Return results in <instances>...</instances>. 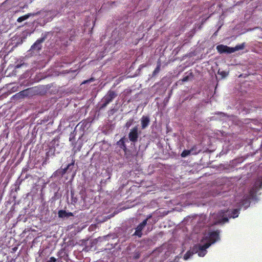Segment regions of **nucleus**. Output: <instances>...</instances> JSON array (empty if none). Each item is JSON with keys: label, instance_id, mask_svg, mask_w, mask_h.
<instances>
[{"label": "nucleus", "instance_id": "bb28decb", "mask_svg": "<svg viewBox=\"0 0 262 262\" xmlns=\"http://www.w3.org/2000/svg\"><path fill=\"white\" fill-rule=\"evenodd\" d=\"M240 209L237 208L233 209L231 213H230V218H235L237 217L238 216L239 213Z\"/></svg>", "mask_w": 262, "mask_h": 262}, {"label": "nucleus", "instance_id": "a19ab883", "mask_svg": "<svg viewBox=\"0 0 262 262\" xmlns=\"http://www.w3.org/2000/svg\"><path fill=\"white\" fill-rule=\"evenodd\" d=\"M28 177V176L27 175V176L25 177V179H27Z\"/></svg>", "mask_w": 262, "mask_h": 262}, {"label": "nucleus", "instance_id": "6ab92c4d", "mask_svg": "<svg viewBox=\"0 0 262 262\" xmlns=\"http://www.w3.org/2000/svg\"><path fill=\"white\" fill-rule=\"evenodd\" d=\"M40 12H38L37 13H28L24 16H21V17H19L17 21V22L18 23H21L23 21L25 20H26L27 19H28L30 16H34V15H37L38 14H39Z\"/></svg>", "mask_w": 262, "mask_h": 262}, {"label": "nucleus", "instance_id": "6e6552de", "mask_svg": "<svg viewBox=\"0 0 262 262\" xmlns=\"http://www.w3.org/2000/svg\"><path fill=\"white\" fill-rule=\"evenodd\" d=\"M219 232L217 231L210 232L205 237L206 243H210V245L214 243L219 238Z\"/></svg>", "mask_w": 262, "mask_h": 262}, {"label": "nucleus", "instance_id": "f257e3e1", "mask_svg": "<svg viewBox=\"0 0 262 262\" xmlns=\"http://www.w3.org/2000/svg\"><path fill=\"white\" fill-rule=\"evenodd\" d=\"M71 204L77 205L78 208L84 209L86 208L85 199L86 198V191L84 188H81L78 193L76 194L73 189L71 190Z\"/></svg>", "mask_w": 262, "mask_h": 262}, {"label": "nucleus", "instance_id": "ea45409f", "mask_svg": "<svg viewBox=\"0 0 262 262\" xmlns=\"http://www.w3.org/2000/svg\"><path fill=\"white\" fill-rule=\"evenodd\" d=\"M70 40H73V39L72 38V37H71L70 38Z\"/></svg>", "mask_w": 262, "mask_h": 262}, {"label": "nucleus", "instance_id": "423d86ee", "mask_svg": "<svg viewBox=\"0 0 262 262\" xmlns=\"http://www.w3.org/2000/svg\"><path fill=\"white\" fill-rule=\"evenodd\" d=\"M151 217V214L147 215L146 219L144 220L141 223H140L135 228V231L132 234L133 236L138 237L140 238L142 237L143 233L142 230L144 229L146 225H147V221Z\"/></svg>", "mask_w": 262, "mask_h": 262}, {"label": "nucleus", "instance_id": "5701e85b", "mask_svg": "<svg viewBox=\"0 0 262 262\" xmlns=\"http://www.w3.org/2000/svg\"><path fill=\"white\" fill-rule=\"evenodd\" d=\"M135 123V120L134 118H130L129 120L127 121L126 123L124 126V128H126V129H128L129 127L133 125Z\"/></svg>", "mask_w": 262, "mask_h": 262}, {"label": "nucleus", "instance_id": "2eb2a0df", "mask_svg": "<svg viewBox=\"0 0 262 262\" xmlns=\"http://www.w3.org/2000/svg\"><path fill=\"white\" fill-rule=\"evenodd\" d=\"M195 148H196V147L194 146L192 148H191L190 150H183V152H182V154H181V156L183 158H185V157L189 156L191 154H196L198 153V152L195 151Z\"/></svg>", "mask_w": 262, "mask_h": 262}, {"label": "nucleus", "instance_id": "393cba45", "mask_svg": "<svg viewBox=\"0 0 262 262\" xmlns=\"http://www.w3.org/2000/svg\"><path fill=\"white\" fill-rule=\"evenodd\" d=\"M185 74H187V75H184L183 76V78L182 79V81L183 82H186V81H188L190 78H193V77L192 72H187L185 73Z\"/></svg>", "mask_w": 262, "mask_h": 262}, {"label": "nucleus", "instance_id": "c9c22d12", "mask_svg": "<svg viewBox=\"0 0 262 262\" xmlns=\"http://www.w3.org/2000/svg\"><path fill=\"white\" fill-rule=\"evenodd\" d=\"M94 80V79L93 78H91L88 80H85V81H83L82 83H89L90 82L93 81Z\"/></svg>", "mask_w": 262, "mask_h": 262}, {"label": "nucleus", "instance_id": "cd10ccee", "mask_svg": "<svg viewBox=\"0 0 262 262\" xmlns=\"http://www.w3.org/2000/svg\"><path fill=\"white\" fill-rule=\"evenodd\" d=\"M209 102V101H208V100H203L196 105V107L198 108H202L203 107H204L205 105L208 103Z\"/></svg>", "mask_w": 262, "mask_h": 262}, {"label": "nucleus", "instance_id": "7c9ffc66", "mask_svg": "<svg viewBox=\"0 0 262 262\" xmlns=\"http://www.w3.org/2000/svg\"><path fill=\"white\" fill-rule=\"evenodd\" d=\"M140 257V253L139 251H136L133 255V259H137Z\"/></svg>", "mask_w": 262, "mask_h": 262}, {"label": "nucleus", "instance_id": "f8f14e48", "mask_svg": "<svg viewBox=\"0 0 262 262\" xmlns=\"http://www.w3.org/2000/svg\"><path fill=\"white\" fill-rule=\"evenodd\" d=\"M124 152V157L128 161H131V160L136 155V151L132 150L127 147L126 149L123 150Z\"/></svg>", "mask_w": 262, "mask_h": 262}, {"label": "nucleus", "instance_id": "37998d69", "mask_svg": "<svg viewBox=\"0 0 262 262\" xmlns=\"http://www.w3.org/2000/svg\"><path fill=\"white\" fill-rule=\"evenodd\" d=\"M112 216H113V215H112ZM111 217V216H109V217H108V219H110V217Z\"/></svg>", "mask_w": 262, "mask_h": 262}, {"label": "nucleus", "instance_id": "b1692460", "mask_svg": "<svg viewBox=\"0 0 262 262\" xmlns=\"http://www.w3.org/2000/svg\"><path fill=\"white\" fill-rule=\"evenodd\" d=\"M59 138L57 137L54 138L51 142V146L50 150H52L53 148H55V146H58L59 143Z\"/></svg>", "mask_w": 262, "mask_h": 262}, {"label": "nucleus", "instance_id": "f3484780", "mask_svg": "<svg viewBox=\"0 0 262 262\" xmlns=\"http://www.w3.org/2000/svg\"><path fill=\"white\" fill-rule=\"evenodd\" d=\"M58 258V262L60 261L61 259L63 258L66 260L67 257H68V254L66 253V250L64 249H61L60 250L57 254Z\"/></svg>", "mask_w": 262, "mask_h": 262}, {"label": "nucleus", "instance_id": "1a4fd4ad", "mask_svg": "<svg viewBox=\"0 0 262 262\" xmlns=\"http://www.w3.org/2000/svg\"><path fill=\"white\" fill-rule=\"evenodd\" d=\"M262 187V176L258 177L255 181L251 191L254 193H256Z\"/></svg>", "mask_w": 262, "mask_h": 262}, {"label": "nucleus", "instance_id": "20e7f679", "mask_svg": "<svg viewBox=\"0 0 262 262\" xmlns=\"http://www.w3.org/2000/svg\"><path fill=\"white\" fill-rule=\"evenodd\" d=\"M47 35H45L43 36L38 39L28 51L29 54L31 56L36 55L38 54L42 49V43L45 41Z\"/></svg>", "mask_w": 262, "mask_h": 262}, {"label": "nucleus", "instance_id": "9b49d317", "mask_svg": "<svg viewBox=\"0 0 262 262\" xmlns=\"http://www.w3.org/2000/svg\"><path fill=\"white\" fill-rule=\"evenodd\" d=\"M141 127L142 129H145L149 124L150 118L148 116H143L141 119Z\"/></svg>", "mask_w": 262, "mask_h": 262}, {"label": "nucleus", "instance_id": "39448f33", "mask_svg": "<svg viewBox=\"0 0 262 262\" xmlns=\"http://www.w3.org/2000/svg\"><path fill=\"white\" fill-rule=\"evenodd\" d=\"M141 133V130L139 127V125H137L129 130L127 138L129 141L131 142L132 144L135 145L138 141Z\"/></svg>", "mask_w": 262, "mask_h": 262}, {"label": "nucleus", "instance_id": "412c9836", "mask_svg": "<svg viewBox=\"0 0 262 262\" xmlns=\"http://www.w3.org/2000/svg\"><path fill=\"white\" fill-rule=\"evenodd\" d=\"M75 163V160L73 159L71 163H69L66 167L64 168L66 173H69L73 170Z\"/></svg>", "mask_w": 262, "mask_h": 262}, {"label": "nucleus", "instance_id": "2f4dec72", "mask_svg": "<svg viewBox=\"0 0 262 262\" xmlns=\"http://www.w3.org/2000/svg\"><path fill=\"white\" fill-rule=\"evenodd\" d=\"M75 134L74 133V131H73V132H72L70 135L69 141L73 143V140H74L75 139Z\"/></svg>", "mask_w": 262, "mask_h": 262}, {"label": "nucleus", "instance_id": "c85d7f7f", "mask_svg": "<svg viewBox=\"0 0 262 262\" xmlns=\"http://www.w3.org/2000/svg\"><path fill=\"white\" fill-rule=\"evenodd\" d=\"M148 220H149L147 221V225H153V224H155L157 222V219H156L155 217H152V216H151V217Z\"/></svg>", "mask_w": 262, "mask_h": 262}, {"label": "nucleus", "instance_id": "aec40b11", "mask_svg": "<svg viewBox=\"0 0 262 262\" xmlns=\"http://www.w3.org/2000/svg\"><path fill=\"white\" fill-rule=\"evenodd\" d=\"M60 187L56 186L54 190L56 191L54 193V196L52 197V199L56 200L60 199L61 196V192L59 191Z\"/></svg>", "mask_w": 262, "mask_h": 262}, {"label": "nucleus", "instance_id": "e433bc0d", "mask_svg": "<svg viewBox=\"0 0 262 262\" xmlns=\"http://www.w3.org/2000/svg\"><path fill=\"white\" fill-rule=\"evenodd\" d=\"M28 170L27 168H24L22 170V173L27 172Z\"/></svg>", "mask_w": 262, "mask_h": 262}, {"label": "nucleus", "instance_id": "ddd939ff", "mask_svg": "<svg viewBox=\"0 0 262 262\" xmlns=\"http://www.w3.org/2000/svg\"><path fill=\"white\" fill-rule=\"evenodd\" d=\"M214 116L212 117L213 120L220 119V120H224L228 117L227 114L221 112H217L215 113Z\"/></svg>", "mask_w": 262, "mask_h": 262}, {"label": "nucleus", "instance_id": "4be33fe9", "mask_svg": "<svg viewBox=\"0 0 262 262\" xmlns=\"http://www.w3.org/2000/svg\"><path fill=\"white\" fill-rule=\"evenodd\" d=\"M66 173L63 168H60L56 170L53 174L55 177H62Z\"/></svg>", "mask_w": 262, "mask_h": 262}, {"label": "nucleus", "instance_id": "9d476101", "mask_svg": "<svg viewBox=\"0 0 262 262\" xmlns=\"http://www.w3.org/2000/svg\"><path fill=\"white\" fill-rule=\"evenodd\" d=\"M128 143V139L125 136L121 138L117 142V145L123 150L126 149L127 146L126 143Z\"/></svg>", "mask_w": 262, "mask_h": 262}, {"label": "nucleus", "instance_id": "4c0bfd02", "mask_svg": "<svg viewBox=\"0 0 262 262\" xmlns=\"http://www.w3.org/2000/svg\"><path fill=\"white\" fill-rule=\"evenodd\" d=\"M20 66H21V65H19V64H18V65H17V66H16V68H20Z\"/></svg>", "mask_w": 262, "mask_h": 262}, {"label": "nucleus", "instance_id": "79ce46f5", "mask_svg": "<svg viewBox=\"0 0 262 262\" xmlns=\"http://www.w3.org/2000/svg\"><path fill=\"white\" fill-rule=\"evenodd\" d=\"M134 229H131V232H132L133 231Z\"/></svg>", "mask_w": 262, "mask_h": 262}, {"label": "nucleus", "instance_id": "4468645a", "mask_svg": "<svg viewBox=\"0 0 262 262\" xmlns=\"http://www.w3.org/2000/svg\"><path fill=\"white\" fill-rule=\"evenodd\" d=\"M216 49L217 51L221 54L229 53V47L227 46H224L223 45H218L216 47Z\"/></svg>", "mask_w": 262, "mask_h": 262}, {"label": "nucleus", "instance_id": "a211bd4d", "mask_svg": "<svg viewBox=\"0 0 262 262\" xmlns=\"http://www.w3.org/2000/svg\"><path fill=\"white\" fill-rule=\"evenodd\" d=\"M245 46L246 43L243 42L241 44L236 45L234 47H230V53H233L239 50H243L245 48Z\"/></svg>", "mask_w": 262, "mask_h": 262}, {"label": "nucleus", "instance_id": "a878e982", "mask_svg": "<svg viewBox=\"0 0 262 262\" xmlns=\"http://www.w3.org/2000/svg\"><path fill=\"white\" fill-rule=\"evenodd\" d=\"M194 251L193 248L191 250L188 251L184 255V259L185 260L189 259L192 255L195 253V252Z\"/></svg>", "mask_w": 262, "mask_h": 262}, {"label": "nucleus", "instance_id": "dca6fc26", "mask_svg": "<svg viewBox=\"0 0 262 262\" xmlns=\"http://www.w3.org/2000/svg\"><path fill=\"white\" fill-rule=\"evenodd\" d=\"M58 216L60 218H69L70 216H73L72 212H68L66 210H60L58 213Z\"/></svg>", "mask_w": 262, "mask_h": 262}, {"label": "nucleus", "instance_id": "7ed1b4c3", "mask_svg": "<svg viewBox=\"0 0 262 262\" xmlns=\"http://www.w3.org/2000/svg\"><path fill=\"white\" fill-rule=\"evenodd\" d=\"M227 210H221L217 213H214L211 217V220H212V225L223 224L228 222L229 213Z\"/></svg>", "mask_w": 262, "mask_h": 262}, {"label": "nucleus", "instance_id": "c756f323", "mask_svg": "<svg viewBox=\"0 0 262 262\" xmlns=\"http://www.w3.org/2000/svg\"><path fill=\"white\" fill-rule=\"evenodd\" d=\"M117 111V109L116 108H113L112 109H111L108 111V115L109 116H112L115 113H116Z\"/></svg>", "mask_w": 262, "mask_h": 262}, {"label": "nucleus", "instance_id": "f704fd0d", "mask_svg": "<svg viewBox=\"0 0 262 262\" xmlns=\"http://www.w3.org/2000/svg\"><path fill=\"white\" fill-rule=\"evenodd\" d=\"M56 261L58 262V259L55 258L54 257H50V259L47 261V262H56Z\"/></svg>", "mask_w": 262, "mask_h": 262}, {"label": "nucleus", "instance_id": "0eeeda50", "mask_svg": "<svg viewBox=\"0 0 262 262\" xmlns=\"http://www.w3.org/2000/svg\"><path fill=\"white\" fill-rule=\"evenodd\" d=\"M210 246V243H205L202 245L201 244L196 245L193 247V251L195 253H198V255L203 257L207 253L206 249Z\"/></svg>", "mask_w": 262, "mask_h": 262}, {"label": "nucleus", "instance_id": "58836bf2", "mask_svg": "<svg viewBox=\"0 0 262 262\" xmlns=\"http://www.w3.org/2000/svg\"><path fill=\"white\" fill-rule=\"evenodd\" d=\"M25 91H21L20 93H21V94H24V93H25Z\"/></svg>", "mask_w": 262, "mask_h": 262}, {"label": "nucleus", "instance_id": "f03ea898", "mask_svg": "<svg viewBox=\"0 0 262 262\" xmlns=\"http://www.w3.org/2000/svg\"><path fill=\"white\" fill-rule=\"evenodd\" d=\"M118 96V94L114 91L109 90L102 98L97 106L98 111L100 112L105 108L107 105Z\"/></svg>", "mask_w": 262, "mask_h": 262}, {"label": "nucleus", "instance_id": "72a5a7b5", "mask_svg": "<svg viewBox=\"0 0 262 262\" xmlns=\"http://www.w3.org/2000/svg\"><path fill=\"white\" fill-rule=\"evenodd\" d=\"M160 65H158L156 68L155 69V70L153 72V75H156L157 73H158L159 72V71H160Z\"/></svg>", "mask_w": 262, "mask_h": 262}, {"label": "nucleus", "instance_id": "473e14b6", "mask_svg": "<svg viewBox=\"0 0 262 262\" xmlns=\"http://www.w3.org/2000/svg\"><path fill=\"white\" fill-rule=\"evenodd\" d=\"M218 73L221 74L222 76V77H225L228 75V73L225 71H220V70H219Z\"/></svg>", "mask_w": 262, "mask_h": 262}]
</instances>
